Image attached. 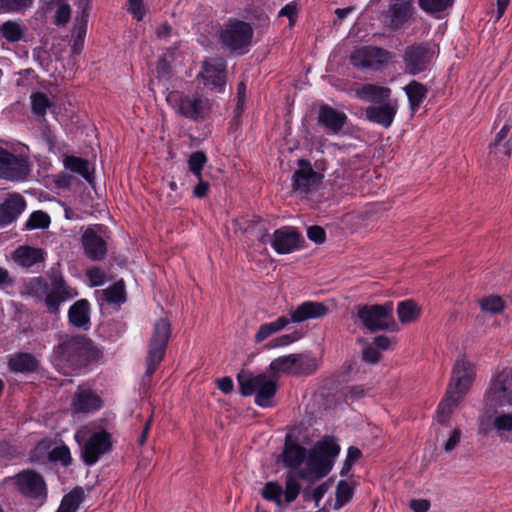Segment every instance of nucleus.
Here are the masks:
<instances>
[{
  "instance_id": "nucleus-38",
  "label": "nucleus",
  "mask_w": 512,
  "mask_h": 512,
  "mask_svg": "<svg viewBox=\"0 0 512 512\" xmlns=\"http://www.w3.org/2000/svg\"><path fill=\"white\" fill-rule=\"evenodd\" d=\"M103 299L117 306L124 304L127 300L124 281L121 279L103 290Z\"/></svg>"
},
{
  "instance_id": "nucleus-23",
  "label": "nucleus",
  "mask_w": 512,
  "mask_h": 512,
  "mask_svg": "<svg viewBox=\"0 0 512 512\" xmlns=\"http://www.w3.org/2000/svg\"><path fill=\"white\" fill-rule=\"evenodd\" d=\"M84 255L94 262H100L107 256V242L91 227L81 235Z\"/></svg>"
},
{
  "instance_id": "nucleus-12",
  "label": "nucleus",
  "mask_w": 512,
  "mask_h": 512,
  "mask_svg": "<svg viewBox=\"0 0 512 512\" xmlns=\"http://www.w3.org/2000/svg\"><path fill=\"white\" fill-rule=\"evenodd\" d=\"M433 57L434 50L428 42L408 45L402 55L406 73L415 76L425 72L430 66Z\"/></svg>"
},
{
  "instance_id": "nucleus-45",
  "label": "nucleus",
  "mask_w": 512,
  "mask_h": 512,
  "mask_svg": "<svg viewBox=\"0 0 512 512\" xmlns=\"http://www.w3.org/2000/svg\"><path fill=\"white\" fill-rule=\"evenodd\" d=\"M0 33L10 43H15L23 38L21 26L14 21L8 20L0 25Z\"/></svg>"
},
{
  "instance_id": "nucleus-8",
  "label": "nucleus",
  "mask_w": 512,
  "mask_h": 512,
  "mask_svg": "<svg viewBox=\"0 0 512 512\" xmlns=\"http://www.w3.org/2000/svg\"><path fill=\"white\" fill-rule=\"evenodd\" d=\"M253 35L254 30L250 23L230 18L220 31L219 42L231 52L244 54L252 43Z\"/></svg>"
},
{
  "instance_id": "nucleus-39",
  "label": "nucleus",
  "mask_w": 512,
  "mask_h": 512,
  "mask_svg": "<svg viewBox=\"0 0 512 512\" xmlns=\"http://www.w3.org/2000/svg\"><path fill=\"white\" fill-rule=\"evenodd\" d=\"M296 354L280 356L271 361L269 370L273 374L284 373L293 375L295 372Z\"/></svg>"
},
{
  "instance_id": "nucleus-63",
  "label": "nucleus",
  "mask_w": 512,
  "mask_h": 512,
  "mask_svg": "<svg viewBox=\"0 0 512 512\" xmlns=\"http://www.w3.org/2000/svg\"><path fill=\"white\" fill-rule=\"evenodd\" d=\"M494 427L497 430L512 431V415L501 414L494 420Z\"/></svg>"
},
{
  "instance_id": "nucleus-2",
  "label": "nucleus",
  "mask_w": 512,
  "mask_h": 512,
  "mask_svg": "<svg viewBox=\"0 0 512 512\" xmlns=\"http://www.w3.org/2000/svg\"><path fill=\"white\" fill-rule=\"evenodd\" d=\"M474 378V365L465 355L458 356L452 368L446 394L437 407V420L440 424H445L449 420L453 409L469 391Z\"/></svg>"
},
{
  "instance_id": "nucleus-55",
  "label": "nucleus",
  "mask_w": 512,
  "mask_h": 512,
  "mask_svg": "<svg viewBox=\"0 0 512 512\" xmlns=\"http://www.w3.org/2000/svg\"><path fill=\"white\" fill-rule=\"evenodd\" d=\"M246 103V84L244 82H240L237 86V103L234 110L235 116L234 118H240L245 110Z\"/></svg>"
},
{
  "instance_id": "nucleus-3",
  "label": "nucleus",
  "mask_w": 512,
  "mask_h": 512,
  "mask_svg": "<svg viewBox=\"0 0 512 512\" xmlns=\"http://www.w3.org/2000/svg\"><path fill=\"white\" fill-rule=\"evenodd\" d=\"M340 453V446L331 436L318 441L307 455L306 469L297 471L302 480H319L327 476L333 468L334 459Z\"/></svg>"
},
{
  "instance_id": "nucleus-4",
  "label": "nucleus",
  "mask_w": 512,
  "mask_h": 512,
  "mask_svg": "<svg viewBox=\"0 0 512 512\" xmlns=\"http://www.w3.org/2000/svg\"><path fill=\"white\" fill-rule=\"evenodd\" d=\"M240 394L244 397L254 395V402L261 408L274 406L278 384L277 379L269 378L265 373L253 375L249 371L242 370L237 375Z\"/></svg>"
},
{
  "instance_id": "nucleus-15",
  "label": "nucleus",
  "mask_w": 512,
  "mask_h": 512,
  "mask_svg": "<svg viewBox=\"0 0 512 512\" xmlns=\"http://www.w3.org/2000/svg\"><path fill=\"white\" fill-rule=\"evenodd\" d=\"M298 169L292 175V191L301 196H308L323 179V175L315 171L309 160H297Z\"/></svg>"
},
{
  "instance_id": "nucleus-14",
  "label": "nucleus",
  "mask_w": 512,
  "mask_h": 512,
  "mask_svg": "<svg viewBox=\"0 0 512 512\" xmlns=\"http://www.w3.org/2000/svg\"><path fill=\"white\" fill-rule=\"evenodd\" d=\"M112 448V435L104 429L96 431L81 446V459L87 466H93Z\"/></svg>"
},
{
  "instance_id": "nucleus-9",
  "label": "nucleus",
  "mask_w": 512,
  "mask_h": 512,
  "mask_svg": "<svg viewBox=\"0 0 512 512\" xmlns=\"http://www.w3.org/2000/svg\"><path fill=\"white\" fill-rule=\"evenodd\" d=\"M509 114L503 126L496 134L495 139L489 145V156L491 160L507 163L512 150V106L503 104L496 121H500Z\"/></svg>"
},
{
  "instance_id": "nucleus-49",
  "label": "nucleus",
  "mask_w": 512,
  "mask_h": 512,
  "mask_svg": "<svg viewBox=\"0 0 512 512\" xmlns=\"http://www.w3.org/2000/svg\"><path fill=\"white\" fill-rule=\"evenodd\" d=\"M479 305L482 311L493 314L501 313L505 307L503 299L497 295H490L482 298L479 301Z\"/></svg>"
},
{
  "instance_id": "nucleus-24",
  "label": "nucleus",
  "mask_w": 512,
  "mask_h": 512,
  "mask_svg": "<svg viewBox=\"0 0 512 512\" xmlns=\"http://www.w3.org/2000/svg\"><path fill=\"white\" fill-rule=\"evenodd\" d=\"M307 449L301 446L290 434L285 436L284 447L282 451V462L289 472L301 470L300 466L307 461Z\"/></svg>"
},
{
  "instance_id": "nucleus-64",
  "label": "nucleus",
  "mask_w": 512,
  "mask_h": 512,
  "mask_svg": "<svg viewBox=\"0 0 512 512\" xmlns=\"http://www.w3.org/2000/svg\"><path fill=\"white\" fill-rule=\"evenodd\" d=\"M430 502L426 499H412L409 507L413 512H427L430 509Z\"/></svg>"
},
{
  "instance_id": "nucleus-25",
  "label": "nucleus",
  "mask_w": 512,
  "mask_h": 512,
  "mask_svg": "<svg viewBox=\"0 0 512 512\" xmlns=\"http://www.w3.org/2000/svg\"><path fill=\"white\" fill-rule=\"evenodd\" d=\"M26 206V200L22 195L18 193L9 195L0 204V229L15 222Z\"/></svg>"
},
{
  "instance_id": "nucleus-50",
  "label": "nucleus",
  "mask_w": 512,
  "mask_h": 512,
  "mask_svg": "<svg viewBox=\"0 0 512 512\" xmlns=\"http://www.w3.org/2000/svg\"><path fill=\"white\" fill-rule=\"evenodd\" d=\"M282 495V486L275 481L267 482L262 490V497L267 501L275 502L277 505L282 504Z\"/></svg>"
},
{
  "instance_id": "nucleus-11",
  "label": "nucleus",
  "mask_w": 512,
  "mask_h": 512,
  "mask_svg": "<svg viewBox=\"0 0 512 512\" xmlns=\"http://www.w3.org/2000/svg\"><path fill=\"white\" fill-rule=\"evenodd\" d=\"M197 79L211 91L223 93L227 83V61L223 57L205 59Z\"/></svg>"
},
{
  "instance_id": "nucleus-40",
  "label": "nucleus",
  "mask_w": 512,
  "mask_h": 512,
  "mask_svg": "<svg viewBox=\"0 0 512 512\" xmlns=\"http://www.w3.org/2000/svg\"><path fill=\"white\" fill-rule=\"evenodd\" d=\"M455 0H417L418 7L428 15H439L453 7Z\"/></svg>"
},
{
  "instance_id": "nucleus-13",
  "label": "nucleus",
  "mask_w": 512,
  "mask_h": 512,
  "mask_svg": "<svg viewBox=\"0 0 512 512\" xmlns=\"http://www.w3.org/2000/svg\"><path fill=\"white\" fill-rule=\"evenodd\" d=\"M393 56L392 52L384 48L368 45L356 49L350 56V62L354 67L377 71L390 62Z\"/></svg>"
},
{
  "instance_id": "nucleus-21",
  "label": "nucleus",
  "mask_w": 512,
  "mask_h": 512,
  "mask_svg": "<svg viewBox=\"0 0 512 512\" xmlns=\"http://www.w3.org/2000/svg\"><path fill=\"white\" fill-rule=\"evenodd\" d=\"M508 381L509 373L506 369H502L493 377L491 386L486 392V397L494 407H502L512 403Z\"/></svg>"
},
{
  "instance_id": "nucleus-44",
  "label": "nucleus",
  "mask_w": 512,
  "mask_h": 512,
  "mask_svg": "<svg viewBox=\"0 0 512 512\" xmlns=\"http://www.w3.org/2000/svg\"><path fill=\"white\" fill-rule=\"evenodd\" d=\"M334 509L339 510L353 497V489L345 480H340L336 486Z\"/></svg>"
},
{
  "instance_id": "nucleus-17",
  "label": "nucleus",
  "mask_w": 512,
  "mask_h": 512,
  "mask_svg": "<svg viewBox=\"0 0 512 512\" xmlns=\"http://www.w3.org/2000/svg\"><path fill=\"white\" fill-rule=\"evenodd\" d=\"M15 485L18 491L26 498L45 501L47 498V486L41 474L34 470H24L15 477Z\"/></svg>"
},
{
  "instance_id": "nucleus-19",
  "label": "nucleus",
  "mask_w": 512,
  "mask_h": 512,
  "mask_svg": "<svg viewBox=\"0 0 512 512\" xmlns=\"http://www.w3.org/2000/svg\"><path fill=\"white\" fill-rule=\"evenodd\" d=\"M304 238L301 233L292 226H283L273 233L271 246L277 254H289L301 248Z\"/></svg>"
},
{
  "instance_id": "nucleus-30",
  "label": "nucleus",
  "mask_w": 512,
  "mask_h": 512,
  "mask_svg": "<svg viewBox=\"0 0 512 512\" xmlns=\"http://www.w3.org/2000/svg\"><path fill=\"white\" fill-rule=\"evenodd\" d=\"M392 90L386 86L377 84H363L356 91V96L365 102L372 103V105L384 103L391 99Z\"/></svg>"
},
{
  "instance_id": "nucleus-48",
  "label": "nucleus",
  "mask_w": 512,
  "mask_h": 512,
  "mask_svg": "<svg viewBox=\"0 0 512 512\" xmlns=\"http://www.w3.org/2000/svg\"><path fill=\"white\" fill-rule=\"evenodd\" d=\"M207 156L203 151L191 153L188 159L189 171L197 178L202 177L203 167L207 163Z\"/></svg>"
},
{
  "instance_id": "nucleus-16",
  "label": "nucleus",
  "mask_w": 512,
  "mask_h": 512,
  "mask_svg": "<svg viewBox=\"0 0 512 512\" xmlns=\"http://www.w3.org/2000/svg\"><path fill=\"white\" fill-rule=\"evenodd\" d=\"M30 173L28 160L0 147V178L8 181H23Z\"/></svg>"
},
{
  "instance_id": "nucleus-31",
  "label": "nucleus",
  "mask_w": 512,
  "mask_h": 512,
  "mask_svg": "<svg viewBox=\"0 0 512 512\" xmlns=\"http://www.w3.org/2000/svg\"><path fill=\"white\" fill-rule=\"evenodd\" d=\"M13 260L21 267L30 268L45 261V251L42 248L22 245L13 252Z\"/></svg>"
},
{
  "instance_id": "nucleus-5",
  "label": "nucleus",
  "mask_w": 512,
  "mask_h": 512,
  "mask_svg": "<svg viewBox=\"0 0 512 512\" xmlns=\"http://www.w3.org/2000/svg\"><path fill=\"white\" fill-rule=\"evenodd\" d=\"M392 301L383 304H360L356 306V316L361 325L371 333L398 330L394 318Z\"/></svg>"
},
{
  "instance_id": "nucleus-60",
  "label": "nucleus",
  "mask_w": 512,
  "mask_h": 512,
  "mask_svg": "<svg viewBox=\"0 0 512 512\" xmlns=\"http://www.w3.org/2000/svg\"><path fill=\"white\" fill-rule=\"evenodd\" d=\"M156 71L158 77L161 79H168L170 77L172 72V65L165 56H162L158 59L156 63Z\"/></svg>"
},
{
  "instance_id": "nucleus-35",
  "label": "nucleus",
  "mask_w": 512,
  "mask_h": 512,
  "mask_svg": "<svg viewBox=\"0 0 512 512\" xmlns=\"http://www.w3.org/2000/svg\"><path fill=\"white\" fill-rule=\"evenodd\" d=\"M91 0H79L78 7L81 9L80 14L75 19V24L72 30V36L79 40H85L87 33V25L89 18Z\"/></svg>"
},
{
  "instance_id": "nucleus-61",
  "label": "nucleus",
  "mask_w": 512,
  "mask_h": 512,
  "mask_svg": "<svg viewBox=\"0 0 512 512\" xmlns=\"http://www.w3.org/2000/svg\"><path fill=\"white\" fill-rule=\"evenodd\" d=\"M128 11L138 21L142 20L145 14L143 0H128Z\"/></svg>"
},
{
  "instance_id": "nucleus-7",
  "label": "nucleus",
  "mask_w": 512,
  "mask_h": 512,
  "mask_svg": "<svg viewBox=\"0 0 512 512\" xmlns=\"http://www.w3.org/2000/svg\"><path fill=\"white\" fill-rule=\"evenodd\" d=\"M171 333V325L167 319L160 318L155 322L152 335L148 341L144 381L153 376L163 361Z\"/></svg>"
},
{
  "instance_id": "nucleus-47",
  "label": "nucleus",
  "mask_w": 512,
  "mask_h": 512,
  "mask_svg": "<svg viewBox=\"0 0 512 512\" xmlns=\"http://www.w3.org/2000/svg\"><path fill=\"white\" fill-rule=\"evenodd\" d=\"M298 475L295 472H289L285 480V501L287 503L293 502L299 495L301 486L297 481Z\"/></svg>"
},
{
  "instance_id": "nucleus-32",
  "label": "nucleus",
  "mask_w": 512,
  "mask_h": 512,
  "mask_svg": "<svg viewBox=\"0 0 512 512\" xmlns=\"http://www.w3.org/2000/svg\"><path fill=\"white\" fill-rule=\"evenodd\" d=\"M127 330V324L122 320H107L100 324L98 333L101 338L109 342H117Z\"/></svg>"
},
{
  "instance_id": "nucleus-58",
  "label": "nucleus",
  "mask_w": 512,
  "mask_h": 512,
  "mask_svg": "<svg viewBox=\"0 0 512 512\" xmlns=\"http://www.w3.org/2000/svg\"><path fill=\"white\" fill-rule=\"evenodd\" d=\"M361 359L367 364H377L381 359V354L375 347L367 345L362 350Z\"/></svg>"
},
{
  "instance_id": "nucleus-33",
  "label": "nucleus",
  "mask_w": 512,
  "mask_h": 512,
  "mask_svg": "<svg viewBox=\"0 0 512 512\" xmlns=\"http://www.w3.org/2000/svg\"><path fill=\"white\" fill-rule=\"evenodd\" d=\"M403 89L408 98L409 109L416 112L427 97V87L416 80H412Z\"/></svg>"
},
{
  "instance_id": "nucleus-27",
  "label": "nucleus",
  "mask_w": 512,
  "mask_h": 512,
  "mask_svg": "<svg viewBox=\"0 0 512 512\" xmlns=\"http://www.w3.org/2000/svg\"><path fill=\"white\" fill-rule=\"evenodd\" d=\"M102 408V399L90 389H78L75 393L71 410L74 414L92 413Z\"/></svg>"
},
{
  "instance_id": "nucleus-51",
  "label": "nucleus",
  "mask_w": 512,
  "mask_h": 512,
  "mask_svg": "<svg viewBox=\"0 0 512 512\" xmlns=\"http://www.w3.org/2000/svg\"><path fill=\"white\" fill-rule=\"evenodd\" d=\"M33 0H0V13H23Z\"/></svg>"
},
{
  "instance_id": "nucleus-62",
  "label": "nucleus",
  "mask_w": 512,
  "mask_h": 512,
  "mask_svg": "<svg viewBox=\"0 0 512 512\" xmlns=\"http://www.w3.org/2000/svg\"><path fill=\"white\" fill-rule=\"evenodd\" d=\"M70 16H71L70 6L67 4H62L56 10L55 23L57 25H64L69 22Z\"/></svg>"
},
{
  "instance_id": "nucleus-56",
  "label": "nucleus",
  "mask_w": 512,
  "mask_h": 512,
  "mask_svg": "<svg viewBox=\"0 0 512 512\" xmlns=\"http://www.w3.org/2000/svg\"><path fill=\"white\" fill-rule=\"evenodd\" d=\"M279 17H287L289 20V25L293 26L296 23L298 10L297 4L295 1L287 3L285 6L281 8L278 13Z\"/></svg>"
},
{
  "instance_id": "nucleus-22",
  "label": "nucleus",
  "mask_w": 512,
  "mask_h": 512,
  "mask_svg": "<svg viewBox=\"0 0 512 512\" xmlns=\"http://www.w3.org/2000/svg\"><path fill=\"white\" fill-rule=\"evenodd\" d=\"M397 111V100H388L384 103L366 107L365 118L371 123L378 124L384 128H389L394 122Z\"/></svg>"
},
{
  "instance_id": "nucleus-57",
  "label": "nucleus",
  "mask_w": 512,
  "mask_h": 512,
  "mask_svg": "<svg viewBox=\"0 0 512 512\" xmlns=\"http://www.w3.org/2000/svg\"><path fill=\"white\" fill-rule=\"evenodd\" d=\"M86 276L92 286H101L106 281L105 273L99 267H92L87 270Z\"/></svg>"
},
{
  "instance_id": "nucleus-28",
  "label": "nucleus",
  "mask_w": 512,
  "mask_h": 512,
  "mask_svg": "<svg viewBox=\"0 0 512 512\" xmlns=\"http://www.w3.org/2000/svg\"><path fill=\"white\" fill-rule=\"evenodd\" d=\"M68 322L71 326L88 331L91 328V305L87 299H79L68 310Z\"/></svg>"
},
{
  "instance_id": "nucleus-1",
  "label": "nucleus",
  "mask_w": 512,
  "mask_h": 512,
  "mask_svg": "<svg viewBox=\"0 0 512 512\" xmlns=\"http://www.w3.org/2000/svg\"><path fill=\"white\" fill-rule=\"evenodd\" d=\"M102 357V349L87 335L61 334L52 349L50 362L64 374H81Z\"/></svg>"
},
{
  "instance_id": "nucleus-46",
  "label": "nucleus",
  "mask_w": 512,
  "mask_h": 512,
  "mask_svg": "<svg viewBox=\"0 0 512 512\" xmlns=\"http://www.w3.org/2000/svg\"><path fill=\"white\" fill-rule=\"evenodd\" d=\"M51 223L50 216L41 210L34 211L30 214L25 223L26 230L45 229Z\"/></svg>"
},
{
  "instance_id": "nucleus-34",
  "label": "nucleus",
  "mask_w": 512,
  "mask_h": 512,
  "mask_svg": "<svg viewBox=\"0 0 512 512\" xmlns=\"http://www.w3.org/2000/svg\"><path fill=\"white\" fill-rule=\"evenodd\" d=\"M84 500V489L80 486H77L63 496L60 506L56 512H77L79 506Z\"/></svg>"
},
{
  "instance_id": "nucleus-37",
  "label": "nucleus",
  "mask_w": 512,
  "mask_h": 512,
  "mask_svg": "<svg viewBox=\"0 0 512 512\" xmlns=\"http://www.w3.org/2000/svg\"><path fill=\"white\" fill-rule=\"evenodd\" d=\"M397 315L402 324H407L420 317L421 309L413 300H403L397 305Z\"/></svg>"
},
{
  "instance_id": "nucleus-18",
  "label": "nucleus",
  "mask_w": 512,
  "mask_h": 512,
  "mask_svg": "<svg viewBox=\"0 0 512 512\" xmlns=\"http://www.w3.org/2000/svg\"><path fill=\"white\" fill-rule=\"evenodd\" d=\"M77 295L78 292L67 284L62 275L52 276L51 287L44 299L47 312L52 315H58L61 304Z\"/></svg>"
},
{
  "instance_id": "nucleus-20",
  "label": "nucleus",
  "mask_w": 512,
  "mask_h": 512,
  "mask_svg": "<svg viewBox=\"0 0 512 512\" xmlns=\"http://www.w3.org/2000/svg\"><path fill=\"white\" fill-rule=\"evenodd\" d=\"M348 122L345 112L339 111L329 104L323 103L319 106L317 123L329 135H338Z\"/></svg>"
},
{
  "instance_id": "nucleus-41",
  "label": "nucleus",
  "mask_w": 512,
  "mask_h": 512,
  "mask_svg": "<svg viewBox=\"0 0 512 512\" xmlns=\"http://www.w3.org/2000/svg\"><path fill=\"white\" fill-rule=\"evenodd\" d=\"M64 165L70 171L81 175L89 183L93 181V176L89 171V162L86 159L69 156L65 159Z\"/></svg>"
},
{
  "instance_id": "nucleus-42",
  "label": "nucleus",
  "mask_w": 512,
  "mask_h": 512,
  "mask_svg": "<svg viewBox=\"0 0 512 512\" xmlns=\"http://www.w3.org/2000/svg\"><path fill=\"white\" fill-rule=\"evenodd\" d=\"M317 368L318 364L314 357L306 354H296L294 376L311 375Z\"/></svg>"
},
{
  "instance_id": "nucleus-59",
  "label": "nucleus",
  "mask_w": 512,
  "mask_h": 512,
  "mask_svg": "<svg viewBox=\"0 0 512 512\" xmlns=\"http://www.w3.org/2000/svg\"><path fill=\"white\" fill-rule=\"evenodd\" d=\"M307 237L316 244H322L326 240V232L321 226L313 225L307 229Z\"/></svg>"
},
{
  "instance_id": "nucleus-54",
  "label": "nucleus",
  "mask_w": 512,
  "mask_h": 512,
  "mask_svg": "<svg viewBox=\"0 0 512 512\" xmlns=\"http://www.w3.org/2000/svg\"><path fill=\"white\" fill-rule=\"evenodd\" d=\"M366 394L367 390L362 385L348 386L343 390L345 401H358L364 398Z\"/></svg>"
},
{
  "instance_id": "nucleus-26",
  "label": "nucleus",
  "mask_w": 512,
  "mask_h": 512,
  "mask_svg": "<svg viewBox=\"0 0 512 512\" xmlns=\"http://www.w3.org/2000/svg\"><path fill=\"white\" fill-rule=\"evenodd\" d=\"M413 4L410 0H396L391 4L385 14L389 28L398 30L402 28L411 18Z\"/></svg>"
},
{
  "instance_id": "nucleus-10",
  "label": "nucleus",
  "mask_w": 512,
  "mask_h": 512,
  "mask_svg": "<svg viewBox=\"0 0 512 512\" xmlns=\"http://www.w3.org/2000/svg\"><path fill=\"white\" fill-rule=\"evenodd\" d=\"M329 308L322 302L304 301L290 312V317H278L273 322L265 323L273 334L283 330L291 322L301 323L310 319H319L326 316Z\"/></svg>"
},
{
  "instance_id": "nucleus-52",
  "label": "nucleus",
  "mask_w": 512,
  "mask_h": 512,
  "mask_svg": "<svg viewBox=\"0 0 512 512\" xmlns=\"http://www.w3.org/2000/svg\"><path fill=\"white\" fill-rule=\"evenodd\" d=\"M49 459L54 462H61L63 466H69L72 464L70 449L64 444L54 447L49 452Z\"/></svg>"
},
{
  "instance_id": "nucleus-6",
  "label": "nucleus",
  "mask_w": 512,
  "mask_h": 512,
  "mask_svg": "<svg viewBox=\"0 0 512 512\" xmlns=\"http://www.w3.org/2000/svg\"><path fill=\"white\" fill-rule=\"evenodd\" d=\"M166 100L179 115L194 122L204 121L212 108L210 99L198 92L172 91Z\"/></svg>"
},
{
  "instance_id": "nucleus-29",
  "label": "nucleus",
  "mask_w": 512,
  "mask_h": 512,
  "mask_svg": "<svg viewBox=\"0 0 512 512\" xmlns=\"http://www.w3.org/2000/svg\"><path fill=\"white\" fill-rule=\"evenodd\" d=\"M39 360L31 353L17 352L8 359V368L11 372L31 374L38 371Z\"/></svg>"
},
{
  "instance_id": "nucleus-36",
  "label": "nucleus",
  "mask_w": 512,
  "mask_h": 512,
  "mask_svg": "<svg viewBox=\"0 0 512 512\" xmlns=\"http://www.w3.org/2000/svg\"><path fill=\"white\" fill-rule=\"evenodd\" d=\"M31 111L37 121L44 122L47 110L53 106L49 97L43 92H35L31 95Z\"/></svg>"
},
{
  "instance_id": "nucleus-43",
  "label": "nucleus",
  "mask_w": 512,
  "mask_h": 512,
  "mask_svg": "<svg viewBox=\"0 0 512 512\" xmlns=\"http://www.w3.org/2000/svg\"><path fill=\"white\" fill-rule=\"evenodd\" d=\"M51 287V284L42 277H34L30 279L28 282L26 288L28 290L29 295L34 297L37 300H43L45 299L49 289Z\"/></svg>"
},
{
  "instance_id": "nucleus-53",
  "label": "nucleus",
  "mask_w": 512,
  "mask_h": 512,
  "mask_svg": "<svg viewBox=\"0 0 512 512\" xmlns=\"http://www.w3.org/2000/svg\"><path fill=\"white\" fill-rule=\"evenodd\" d=\"M299 338H300V335H299L298 332H294V333H291V334H283V335H281L279 337H276L273 340H271L266 345V347L269 348V349L278 348V347H285V346H288V345L294 343Z\"/></svg>"
}]
</instances>
